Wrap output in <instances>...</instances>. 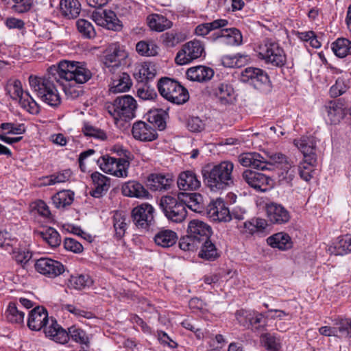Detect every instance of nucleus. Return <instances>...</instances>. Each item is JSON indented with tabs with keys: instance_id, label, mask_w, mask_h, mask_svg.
<instances>
[{
	"instance_id": "1",
	"label": "nucleus",
	"mask_w": 351,
	"mask_h": 351,
	"mask_svg": "<svg viewBox=\"0 0 351 351\" xmlns=\"http://www.w3.org/2000/svg\"><path fill=\"white\" fill-rule=\"evenodd\" d=\"M91 77L92 73L84 63L64 60L58 66H50L47 74L43 77L30 75L29 83L32 91L39 99L51 106L56 107L60 104L61 99L54 82H60V80H65L84 84Z\"/></svg>"
},
{
	"instance_id": "2",
	"label": "nucleus",
	"mask_w": 351,
	"mask_h": 351,
	"mask_svg": "<svg viewBox=\"0 0 351 351\" xmlns=\"http://www.w3.org/2000/svg\"><path fill=\"white\" fill-rule=\"evenodd\" d=\"M234 164L229 160L216 165L208 164L202 169L203 181L213 192H221L234 185Z\"/></svg>"
},
{
	"instance_id": "3",
	"label": "nucleus",
	"mask_w": 351,
	"mask_h": 351,
	"mask_svg": "<svg viewBox=\"0 0 351 351\" xmlns=\"http://www.w3.org/2000/svg\"><path fill=\"white\" fill-rule=\"evenodd\" d=\"M212 234V228L208 224L199 219L191 220L188 225L187 234L180 239V248L184 251H194Z\"/></svg>"
},
{
	"instance_id": "4",
	"label": "nucleus",
	"mask_w": 351,
	"mask_h": 351,
	"mask_svg": "<svg viewBox=\"0 0 351 351\" xmlns=\"http://www.w3.org/2000/svg\"><path fill=\"white\" fill-rule=\"evenodd\" d=\"M137 104L133 97L124 95L117 97L112 103L106 106L108 113L115 121H128L135 117Z\"/></svg>"
},
{
	"instance_id": "5",
	"label": "nucleus",
	"mask_w": 351,
	"mask_h": 351,
	"mask_svg": "<svg viewBox=\"0 0 351 351\" xmlns=\"http://www.w3.org/2000/svg\"><path fill=\"white\" fill-rule=\"evenodd\" d=\"M159 93L167 100L182 104L188 101V90L177 81L169 77H162L157 84Z\"/></svg>"
},
{
	"instance_id": "6",
	"label": "nucleus",
	"mask_w": 351,
	"mask_h": 351,
	"mask_svg": "<svg viewBox=\"0 0 351 351\" xmlns=\"http://www.w3.org/2000/svg\"><path fill=\"white\" fill-rule=\"evenodd\" d=\"M160 206L166 217L173 222L180 223L186 217L185 204L174 197L162 196L160 200Z\"/></svg>"
},
{
	"instance_id": "7",
	"label": "nucleus",
	"mask_w": 351,
	"mask_h": 351,
	"mask_svg": "<svg viewBox=\"0 0 351 351\" xmlns=\"http://www.w3.org/2000/svg\"><path fill=\"white\" fill-rule=\"evenodd\" d=\"M6 91L12 99H19L21 107L32 114L39 112V106L29 95L28 92H24L20 80H15L12 83H8Z\"/></svg>"
},
{
	"instance_id": "8",
	"label": "nucleus",
	"mask_w": 351,
	"mask_h": 351,
	"mask_svg": "<svg viewBox=\"0 0 351 351\" xmlns=\"http://www.w3.org/2000/svg\"><path fill=\"white\" fill-rule=\"evenodd\" d=\"M259 56L266 63L271 64L275 66L282 67L286 63L284 50L274 41L266 40L260 47Z\"/></svg>"
},
{
	"instance_id": "9",
	"label": "nucleus",
	"mask_w": 351,
	"mask_h": 351,
	"mask_svg": "<svg viewBox=\"0 0 351 351\" xmlns=\"http://www.w3.org/2000/svg\"><path fill=\"white\" fill-rule=\"evenodd\" d=\"M154 207L147 203L134 207L131 212L133 223L138 228L152 230L155 225Z\"/></svg>"
},
{
	"instance_id": "10",
	"label": "nucleus",
	"mask_w": 351,
	"mask_h": 351,
	"mask_svg": "<svg viewBox=\"0 0 351 351\" xmlns=\"http://www.w3.org/2000/svg\"><path fill=\"white\" fill-rule=\"evenodd\" d=\"M34 268L37 272L49 278H55L66 270L65 266L61 262L48 257L36 260Z\"/></svg>"
},
{
	"instance_id": "11",
	"label": "nucleus",
	"mask_w": 351,
	"mask_h": 351,
	"mask_svg": "<svg viewBox=\"0 0 351 351\" xmlns=\"http://www.w3.org/2000/svg\"><path fill=\"white\" fill-rule=\"evenodd\" d=\"M293 143L303 154L305 162L311 166L317 165V141L315 137L303 136L299 139H295Z\"/></svg>"
},
{
	"instance_id": "12",
	"label": "nucleus",
	"mask_w": 351,
	"mask_h": 351,
	"mask_svg": "<svg viewBox=\"0 0 351 351\" xmlns=\"http://www.w3.org/2000/svg\"><path fill=\"white\" fill-rule=\"evenodd\" d=\"M204 51V49L201 42L194 40L188 42L182 47V49L177 53L175 61L180 65L186 64L199 58Z\"/></svg>"
},
{
	"instance_id": "13",
	"label": "nucleus",
	"mask_w": 351,
	"mask_h": 351,
	"mask_svg": "<svg viewBox=\"0 0 351 351\" xmlns=\"http://www.w3.org/2000/svg\"><path fill=\"white\" fill-rule=\"evenodd\" d=\"M241 177L250 186L262 192L268 191L273 184V180L269 176L252 170H245Z\"/></svg>"
},
{
	"instance_id": "14",
	"label": "nucleus",
	"mask_w": 351,
	"mask_h": 351,
	"mask_svg": "<svg viewBox=\"0 0 351 351\" xmlns=\"http://www.w3.org/2000/svg\"><path fill=\"white\" fill-rule=\"evenodd\" d=\"M240 80L244 83H250L257 89L261 88L263 85L268 84L270 82L267 73L256 67H247L242 71Z\"/></svg>"
},
{
	"instance_id": "15",
	"label": "nucleus",
	"mask_w": 351,
	"mask_h": 351,
	"mask_svg": "<svg viewBox=\"0 0 351 351\" xmlns=\"http://www.w3.org/2000/svg\"><path fill=\"white\" fill-rule=\"evenodd\" d=\"M261 171L273 170L275 167L283 169L286 171V174H289L290 179L293 176V171L289 172L291 165L287 161V158L285 155L276 153L271 154H267L266 156H263L261 160Z\"/></svg>"
},
{
	"instance_id": "16",
	"label": "nucleus",
	"mask_w": 351,
	"mask_h": 351,
	"mask_svg": "<svg viewBox=\"0 0 351 351\" xmlns=\"http://www.w3.org/2000/svg\"><path fill=\"white\" fill-rule=\"evenodd\" d=\"M207 213L209 217L215 221L228 222L232 219L229 208L221 198H218L208 204Z\"/></svg>"
},
{
	"instance_id": "17",
	"label": "nucleus",
	"mask_w": 351,
	"mask_h": 351,
	"mask_svg": "<svg viewBox=\"0 0 351 351\" xmlns=\"http://www.w3.org/2000/svg\"><path fill=\"white\" fill-rule=\"evenodd\" d=\"M93 18L99 25L105 27L108 29L118 32L122 29L121 21L112 10H104L101 14L93 12Z\"/></svg>"
},
{
	"instance_id": "18",
	"label": "nucleus",
	"mask_w": 351,
	"mask_h": 351,
	"mask_svg": "<svg viewBox=\"0 0 351 351\" xmlns=\"http://www.w3.org/2000/svg\"><path fill=\"white\" fill-rule=\"evenodd\" d=\"M132 133L134 138L141 141H152L157 138L158 134L152 123L138 121L133 124Z\"/></svg>"
},
{
	"instance_id": "19",
	"label": "nucleus",
	"mask_w": 351,
	"mask_h": 351,
	"mask_svg": "<svg viewBox=\"0 0 351 351\" xmlns=\"http://www.w3.org/2000/svg\"><path fill=\"white\" fill-rule=\"evenodd\" d=\"M266 212L269 221L275 224H285L291 219L290 213L281 204L270 203L266 206Z\"/></svg>"
},
{
	"instance_id": "20",
	"label": "nucleus",
	"mask_w": 351,
	"mask_h": 351,
	"mask_svg": "<svg viewBox=\"0 0 351 351\" xmlns=\"http://www.w3.org/2000/svg\"><path fill=\"white\" fill-rule=\"evenodd\" d=\"M47 311L43 306H38L29 312L27 326L32 330H40L47 326Z\"/></svg>"
},
{
	"instance_id": "21",
	"label": "nucleus",
	"mask_w": 351,
	"mask_h": 351,
	"mask_svg": "<svg viewBox=\"0 0 351 351\" xmlns=\"http://www.w3.org/2000/svg\"><path fill=\"white\" fill-rule=\"evenodd\" d=\"M213 93L221 105L230 104L234 100V89L228 83L223 82L216 85L213 89Z\"/></svg>"
},
{
	"instance_id": "22",
	"label": "nucleus",
	"mask_w": 351,
	"mask_h": 351,
	"mask_svg": "<svg viewBox=\"0 0 351 351\" xmlns=\"http://www.w3.org/2000/svg\"><path fill=\"white\" fill-rule=\"evenodd\" d=\"M178 186L183 191H194L200 187V181L196 174L192 171H185L180 173L178 181Z\"/></svg>"
},
{
	"instance_id": "23",
	"label": "nucleus",
	"mask_w": 351,
	"mask_h": 351,
	"mask_svg": "<svg viewBox=\"0 0 351 351\" xmlns=\"http://www.w3.org/2000/svg\"><path fill=\"white\" fill-rule=\"evenodd\" d=\"M213 75L214 71L211 68L202 65L191 67L186 71L187 78L193 82H206Z\"/></svg>"
},
{
	"instance_id": "24",
	"label": "nucleus",
	"mask_w": 351,
	"mask_h": 351,
	"mask_svg": "<svg viewBox=\"0 0 351 351\" xmlns=\"http://www.w3.org/2000/svg\"><path fill=\"white\" fill-rule=\"evenodd\" d=\"M91 179L95 189L90 191V194L94 197L99 198L108 190L110 184V178L96 171L91 174Z\"/></svg>"
},
{
	"instance_id": "25",
	"label": "nucleus",
	"mask_w": 351,
	"mask_h": 351,
	"mask_svg": "<svg viewBox=\"0 0 351 351\" xmlns=\"http://www.w3.org/2000/svg\"><path fill=\"white\" fill-rule=\"evenodd\" d=\"M45 335L53 341L64 344L68 341L67 331L62 328L56 320L51 319L50 326L44 328Z\"/></svg>"
},
{
	"instance_id": "26",
	"label": "nucleus",
	"mask_w": 351,
	"mask_h": 351,
	"mask_svg": "<svg viewBox=\"0 0 351 351\" xmlns=\"http://www.w3.org/2000/svg\"><path fill=\"white\" fill-rule=\"evenodd\" d=\"M267 243L273 248L285 251L293 247V242L290 236L283 232L274 234L267 239Z\"/></svg>"
},
{
	"instance_id": "27",
	"label": "nucleus",
	"mask_w": 351,
	"mask_h": 351,
	"mask_svg": "<svg viewBox=\"0 0 351 351\" xmlns=\"http://www.w3.org/2000/svg\"><path fill=\"white\" fill-rule=\"evenodd\" d=\"M220 33H215L214 39L221 38L222 43L229 45H239L242 43V35L236 28L222 29Z\"/></svg>"
},
{
	"instance_id": "28",
	"label": "nucleus",
	"mask_w": 351,
	"mask_h": 351,
	"mask_svg": "<svg viewBox=\"0 0 351 351\" xmlns=\"http://www.w3.org/2000/svg\"><path fill=\"white\" fill-rule=\"evenodd\" d=\"M199 247L200 250L198 256L202 259L214 261L220 256V251L210 238L201 242Z\"/></svg>"
},
{
	"instance_id": "29",
	"label": "nucleus",
	"mask_w": 351,
	"mask_h": 351,
	"mask_svg": "<svg viewBox=\"0 0 351 351\" xmlns=\"http://www.w3.org/2000/svg\"><path fill=\"white\" fill-rule=\"evenodd\" d=\"M172 180L161 174H151L147 179V186L152 191L167 190L170 188Z\"/></svg>"
},
{
	"instance_id": "30",
	"label": "nucleus",
	"mask_w": 351,
	"mask_h": 351,
	"mask_svg": "<svg viewBox=\"0 0 351 351\" xmlns=\"http://www.w3.org/2000/svg\"><path fill=\"white\" fill-rule=\"evenodd\" d=\"M328 117L331 124H337L344 117V105L339 99L330 101L326 106Z\"/></svg>"
},
{
	"instance_id": "31",
	"label": "nucleus",
	"mask_w": 351,
	"mask_h": 351,
	"mask_svg": "<svg viewBox=\"0 0 351 351\" xmlns=\"http://www.w3.org/2000/svg\"><path fill=\"white\" fill-rule=\"evenodd\" d=\"M122 193L125 196L137 198L148 197L149 192L139 182L130 181L122 186Z\"/></svg>"
},
{
	"instance_id": "32",
	"label": "nucleus",
	"mask_w": 351,
	"mask_h": 351,
	"mask_svg": "<svg viewBox=\"0 0 351 351\" xmlns=\"http://www.w3.org/2000/svg\"><path fill=\"white\" fill-rule=\"evenodd\" d=\"M60 10L62 16L68 19L77 18L81 11L78 0H60Z\"/></svg>"
},
{
	"instance_id": "33",
	"label": "nucleus",
	"mask_w": 351,
	"mask_h": 351,
	"mask_svg": "<svg viewBox=\"0 0 351 351\" xmlns=\"http://www.w3.org/2000/svg\"><path fill=\"white\" fill-rule=\"evenodd\" d=\"M154 242L158 246L169 247L173 246L178 239L177 234L171 230H160L154 236Z\"/></svg>"
},
{
	"instance_id": "34",
	"label": "nucleus",
	"mask_w": 351,
	"mask_h": 351,
	"mask_svg": "<svg viewBox=\"0 0 351 351\" xmlns=\"http://www.w3.org/2000/svg\"><path fill=\"white\" fill-rule=\"evenodd\" d=\"M147 20L150 29L156 32H163L171 28L173 25L165 16L158 14L148 16Z\"/></svg>"
},
{
	"instance_id": "35",
	"label": "nucleus",
	"mask_w": 351,
	"mask_h": 351,
	"mask_svg": "<svg viewBox=\"0 0 351 351\" xmlns=\"http://www.w3.org/2000/svg\"><path fill=\"white\" fill-rule=\"evenodd\" d=\"M263 156L256 152L243 153L239 155L238 160L239 163L246 167H252L261 170L263 168L261 166V160Z\"/></svg>"
},
{
	"instance_id": "36",
	"label": "nucleus",
	"mask_w": 351,
	"mask_h": 351,
	"mask_svg": "<svg viewBox=\"0 0 351 351\" xmlns=\"http://www.w3.org/2000/svg\"><path fill=\"white\" fill-rule=\"evenodd\" d=\"M132 85V80L127 73H122L113 80L110 90L112 93H122L130 90Z\"/></svg>"
},
{
	"instance_id": "37",
	"label": "nucleus",
	"mask_w": 351,
	"mask_h": 351,
	"mask_svg": "<svg viewBox=\"0 0 351 351\" xmlns=\"http://www.w3.org/2000/svg\"><path fill=\"white\" fill-rule=\"evenodd\" d=\"M332 50L341 58L351 55V41L347 38H339L332 43Z\"/></svg>"
},
{
	"instance_id": "38",
	"label": "nucleus",
	"mask_w": 351,
	"mask_h": 351,
	"mask_svg": "<svg viewBox=\"0 0 351 351\" xmlns=\"http://www.w3.org/2000/svg\"><path fill=\"white\" fill-rule=\"evenodd\" d=\"M228 25V21L226 19H217L210 23H202L197 25L195 32L198 36H204L210 32L223 28Z\"/></svg>"
},
{
	"instance_id": "39",
	"label": "nucleus",
	"mask_w": 351,
	"mask_h": 351,
	"mask_svg": "<svg viewBox=\"0 0 351 351\" xmlns=\"http://www.w3.org/2000/svg\"><path fill=\"white\" fill-rule=\"evenodd\" d=\"M73 199L74 193L70 190L59 191L52 197V202L58 208L71 205Z\"/></svg>"
},
{
	"instance_id": "40",
	"label": "nucleus",
	"mask_w": 351,
	"mask_h": 351,
	"mask_svg": "<svg viewBox=\"0 0 351 351\" xmlns=\"http://www.w3.org/2000/svg\"><path fill=\"white\" fill-rule=\"evenodd\" d=\"M125 56V52L121 50L118 45L114 44L110 45L108 49V53L106 56V62L113 64L112 66H117Z\"/></svg>"
},
{
	"instance_id": "41",
	"label": "nucleus",
	"mask_w": 351,
	"mask_h": 351,
	"mask_svg": "<svg viewBox=\"0 0 351 351\" xmlns=\"http://www.w3.org/2000/svg\"><path fill=\"white\" fill-rule=\"evenodd\" d=\"M162 43L168 47H173L186 39L184 34L177 31L171 30L163 34L161 36Z\"/></svg>"
},
{
	"instance_id": "42",
	"label": "nucleus",
	"mask_w": 351,
	"mask_h": 351,
	"mask_svg": "<svg viewBox=\"0 0 351 351\" xmlns=\"http://www.w3.org/2000/svg\"><path fill=\"white\" fill-rule=\"evenodd\" d=\"M38 234L51 247H56L61 243V239L59 233L54 228L49 227L44 231H40Z\"/></svg>"
},
{
	"instance_id": "43",
	"label": "nucleus",
	"mask_w": 351,
	"mask_h": 351,
	"mask_svg": "<svg viewBox=\"0 0 351 351\" xmlns=\"http://www.w3.org/2000/svg\"><path fill=\"white\" fill-rule=\"evenodd\" d=\"M261 341L267 351H280L281 349L280 339L270 333L263 334L261 336Z\"/></svg>"
},
{
	"instance_id": "44",
	"label": "nucleus",
	"mask_w": 351,
	"mask_h": 351,
	"mask_svg": "<svg viewBox=\"0 0 351 351\" xmlns=\"http://www.w3.org/2000/svg\"><path fill=\"white\" fill-rule=\"evenodd\" d=\"M77 29L81 36L85 38L91 39L95 37L96 32L93 24L83 19H80L76 22Z\"/></svg>"
},
{
	"instance_id": "45",
	"label": "nucleus",
	"mask_w": 351,
	"mask_h": 351,
	"mask_svg": "<svg viewBox=\"0 0 351 351\" xmlns=\"http://www.w3.org/2000/svg\"><path fill=\"white\" fill-rule=\"evenodd\" d=\"M156 73L154 66L145 64L142 65L138 71L134 73V77L138 82L147 84L156 76Z\"/></svg>"
},
{
	"instance_id": "46",
	"label": "nucleus",
	"mask_w": 351,
	"mask_h": 351,
	"mask_svg": "<svg viewBox=\"0 0 351 351\" xmlns=\"http://www.w3.org/2000/svg\"><path fill=\"white\" fill-rule=\"evenodd\" d=\"M68 340L71 338L74 341L82 344L88 346L89 343L88 337L86 332L82 329L73 326L68 328Z\"/></svg>"
},
{
	"instance_id": "47",
	"label": "nucleus",
	"mask_w": 351,
	"mask_h": 351,
	"mask_svg": "<svg viewBox=\"0 0 351 351\" xmlns=\"http://www.w3.org/2000/svg\"><path fill=\"white\" fill-rule=\"evenodd\" d=\"M24 315V312L18 309L16 303H9L5 311V316L9 322L21 324L23 322Z\"/></svg>"
},
{
	"instance_id": "48",
	"label": "nucleus",
	"mask_w": 351,
	"mask_h": 351,
	"mask_svg": "<svg viewBox=\"0 0 351 351\" xmlns=\"http://www.w3.org/2000/svg\"><path fill=\"white\" fill-rule=\"evenodd\" d=\"M186 199L183 202L185 204V207L187 206L191 210L200 213L203 208L202 204V196L199 193H189L187 194Z\"/></svg>"
},
{
	"instance_id": "49",
	"label": "nucleus",
	"mask_w": 351,
	"mask_h": 351,
	"mask_svg": "<svg viewBox=\"0 0 351 351\" xmlns=\"http://www.w3.org/2000/svg\"><path fill=\"white\" fill-rule=\"evenodd\" d=\"M126 217L121 213L116 212L113 217L114 228L116 236L121 239L125 232L127 228Z\"/></svg>"
},
{
	"instance_id": "50",
	"label": "nucleus",
	"mask_w": 351,
	"mask_h": 351,
	"mask_svg": "<svg viewBox=\"0 0 351 351\" xmlns=\"http://www.w3.org/2000/svg\"><path fill=\"white\" fill-rule=\"evenodd\" d=\"M335 328L337 330V336L351 338V319H341L335 323Z\"/></svg>"
},
{
	"instance_id": "51",
	"label": "nucleus",
	"mask_w": 351,
	"mask_h": 351,
	"mask_svg": "<svg viewBox=\"0 0 351 351\" xmlns=\"http://www.w3.org/2000/svg\"><path fill=\"white\" fill-rule=\"evenodd\" d=\"M335 248L341 255L351 252V234H346L338 237Z\"/></svg>"
},
{
	"instance_id": "52",
	"label": "nucleus",
	"mask_w": 351,
	"mask_h": 351,
	"mask_svg": "<svg viewBox=\"0 0 351 351\" xmlns=\"http://www.w3.org/2000/svg\"><path fill=\"white\" fill-rule=\"evenodd\" d=\"M82 132L86 136L93 137L100 140H105L107 138L106 133L102 130L94 127L88 123L84 125Z\"/></svg>"
},
{
	"instance_id": "53",
	"label": "nucleus",
	"mask_w": 351,
	"mask_h": 351,
	"mask_svg": "<svg viewBox=\"0 0 351 351\" xmlns=\"http://www.w3.org/2000/svg\"><path fill=\"white\" fill-rule=\"evenodd\" d=\"M93 281L88 276L80 275L77 276H71L70 285L75 289L81 290L86 287L90 286Z\"/></svg>"
},
{
	"instance_id": "54",
	"label": "nucleus",
	"mask_w": 351,
	"mask_h": 351,
	"mask_svg": "<svg viewBox=\"0 0 351 351\" xmlns=\"http://www.w3.org/2000/svg\"><path fill=\"white\" fill-rule=\"evenodd\" d=\"M204 121L199 117L190 116L186 120V127L192 132H200L205 128Z\"/></svg>"
},
{
	"instance_id": "55",
	"label": "nucleus",
	"mask_w": 351,
	"mask_h": 351,
	"mask_svg": "<svg viewBox=\"0 0 351 351\" xmlns=\"http://www.w3.org/2000/svg\"><path fill=\"white\" fill-rule=\"evenodd\" d=\"M0 130L5 131V134H22L25 132L23 124H15L13 123H2Z\"/></svg>"
},
{
	"instance_id": "56",
	"label": "nucleus",
	"mask_w": 351,
	"mask_h": 351,
	"mask_svg": "<svg viewBox=\"0 0 351 351\" xmlns=\"http://www.w3.org/2000/svg\"><path fill=\"white\" fill-rule=\"evenodd\" d=\"M254 315L253 311H247L244 309L239 310L236 312L235 315L240 325L249 328L252 326V319Z\"/></svg>"
},
{
	"instance_id": "57",
	"label": "nucleus",
	"mask_w": 351,
	"mask_h": 351,
	"mask_svg": "<svg viewBox=\"0 0 351 351\" xmlns=\"http://www.w3.org/2000/svg\"><path fill=\"white\" fill-rule=\"evenodd\" d=\"M348 86L346 81L339 77L334 85L330 89V95L332 97H337L346 92Z\"/></svg>"
},
{
	"instance_id": "58",
	"label": "nucleus",
	"mask_w": 351,
	"mask_h": 351,
	"mask_svg": "<svg viewBox=\"0 0 351 351\" xmlns=\"http://www.w3.org/2000/svg\"><path fill=\"white\" fill-rule=\"evenodd\" d=\"M32 256V254L29 250L17 249L13 251V258L23 267L29 262Z\"/></svg>"
},
{
	"instance_id": "59",
	"label": "nucleus",
	"mask_w": 351,
	"mask_h": 351,
	"mask_svg": "<svg viewBox=\"0 0 351 351\" xmlns=\"http://www.w3.org/2000/svg\"><path fill=\"white\" fill-rule=\"evenodd\" d=\"M137 95L143 100H153L157 97V93L154 88L145 83L142 87L138 88Z\"/></svg>"
},
{
	"instance_id": "60",
	"label": "nucleus",
	"mask_w": 351,
	"mask_h": 351,
	"mask_svg": "<svg viewBox=\"0 0 351 351\" xmlns=\"http://www.w3.org/2000/svg\"><path fill=\"white\" fill-rule=\"evenodd\" d=\"M149 123L152 125L157 126L160 130H162L166 127V122L164 115L159 112H151L149 115Z\"/></svg>"
},
{
	"instance_id": "61",
	"label": "nucleus",
	"mask_w": 351,
	"mask_h": 351,
	"mask_svg": "<svg viewBox=\"0 0 351 351\" xmlns=\"http://www.w3.org/2000/svg\"><path fill=\"white\" fill-rule=\"evenodd\" d=\"M14 5L12 9L18 13H24L29 11L33 5L32 0H12Z\"/></svg>"
},
{
	"instance_id": "62",
	"label": "nucleus",
	"mask_w": 351,
	"mask_h": 351,
	"mask_svg": "<svg viewBox=\"0 0 351 351\" xmlns=\"http://www.w3.org/2000/svg\"><path fill=\"white\" fill-rule=\"evenodd\" d=\"M71 176L70 170H64L62 173L58 174L51 175L49 177H47V184L48 185L54 184L56 183L64 182L69 180Z\"/></svg>"
},
{
	"instance_id": "63",
	"label": "nucleus",
	"mask_w": 351,
	"mask_h": 351,
	"mask_svg": "<svg viewBox=\"0 0 351 351\" xmlns=\"http://www.w3.org/2000/svg\"><path fill=\"white\" fill-rule=\"evenodd\" d=\"M314 167L308 165L304 160L299 166V173L301 178L306 182L309 181L313 178L312 173L314 170L312 168Z\"/></svg>"
},
{
	"instance_id": "64",
	"label": "nucleus",
	"mask_w": 351,
	"mask_h": 351,
	"mask_svg": "<svg viewBox=\"0 0 351 351\" xmlns=\"http://www.w3.org/2000/svg\"><path fill=\"white\" fill-rule=\"evenodd\" d=\"M64 247L66 250L74 253H80L83 250L82 245L72 238H66L64 241Z\"/></svg>"
}]
</instances>
